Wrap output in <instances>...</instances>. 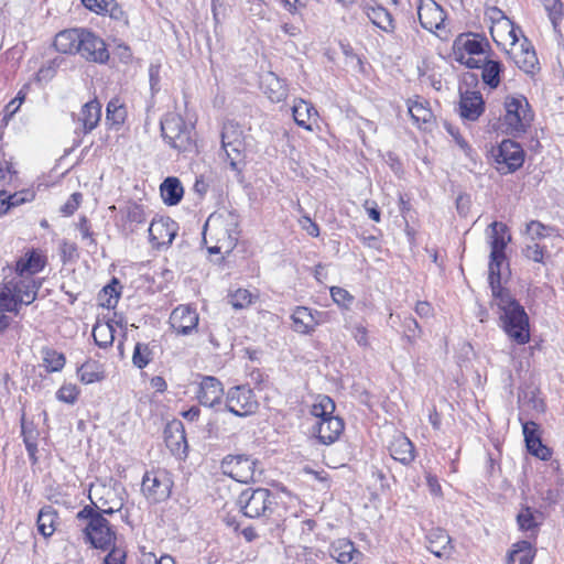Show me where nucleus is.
<instances>
[{"mask_svg":"<svg viewBox=\"0 0 564 564\" xmlns=\"http://www.w3.org/2000/svg\"><path fill=\"white\" fill-rule=\"evenodd\" d=\"M528 451L540 459L546 460L551 457L550 449L542 444L540 437L525 442Z\"/></svg>","mask_w":564,"mask_h":564,"instance_id":"53","label":"nucleus"},{"mask_svg":"<svg viewBox=\"0 0 564 564\" xmlns=\"http://www.w3.org/2000/svg\"><path fill=\"white\" fill-rule=\"evenodd\" d=\"M25 99V93L20 90L14 99H12L3 110V119L4 124H8V121L13 117V115L20 109L21 105Z\"/></svg>","mask_w":564,"mask_h":564,"instance_id":"55","label":"nucleus"},{"mask_svg":"<svg viewBox=\"0 0 564 564\" xmlns=\"http://www.w3.org/2000/svg\"><path fill=\"white\" fill-rule=\"evenodd\" d=\"M109 553L104 558V564H124L126 552L116 544L108 549Z\"/></svg>","mask_w":564,"mask_h":564,"instance_id":"59","label":"nucleus"},{"mask_svg":"<svg viewBox=\"0 0 564 564\" xmlns=\"http://www.w3.org/2000/svg\"><path fill=\"white\" fill-rule=\"evenodd\" d=\"M505 123L511 132H524L533 120V112L524 96H508L505 99Z\"/></svg>","mask_w":564,"mask_h":564,"instance_id":"7","label":"nucleus"},{"mask_svg":"<svg viewBox=\"0 0 564 564\" xmlns=\"http://www.w3.org/2000/svg\"><path fill=\"white\" fill-rule=\"evenodd\" d=\"M417 15L422 28L430 32H436L444 28L445 13L434 0H420Z\"/></svg>","mask_w":564,"mask_h":564,"instance_id":"17","label":"nucleus"},{"mask_svg":"<svg viewBox=\"0 0 564 564\" xmlns=\"http://www.w3.org/2000/svg\"><path fill=\"white\" fill-rule=\"evenodd\" d=\"M160 191L163 202L169 206L178 204L184 194V188L177 177L165 178Z\"/></svg>","mask_w":564,"mask_h":564,"instance_id":"36","label":"nucleus"},{"mask_svg":"<svg viewBox=\"0 0 564 564\" xmlns=\"http://www.w3.org/2000/svg\"><path fill=\"white\" fill-rule=\"evenodd\" d=\"M482 68L481 77L485 84L490 88H497L500 84L501 64L496 61H484L480 64Z\"/></svg>","mask_w":564,"mask_h":564,"instance_id":"45","label":"nucleus"},{"mask_svg":"<svg viewBox=\"0 0 564 564\" xmlns=\"http://www.w3.org/2000/svg\"><path fill=\"white\" fill-rule=\"evenodd\" d=\"M535 550L528 541H519L512 545L508 555V564H531Z\"/></svg>","mask_w":564,"mask_h":564,"instance_id":"37","label":"nucleus"},{"mask_svg":"<svg viewBox=\"0 0 564 564\" xmlns=\"http://www.w3.org/2000/svg\"><path fill=\"white\" fill-rule=\"evenodd\" d=\"M56 519V512L51 507L41 509L37 516L39 532L45 538L51 536L55 531Z\"/></svg>","mask_w":564,"mask_h":564,"instance_id":"44","label":"nucleus"},{"mask_svg":"<svg viewBox=\"0 0 564 564\" xmlns=\"http://www.w3.org/2000/svg\"><path fill=\"white\" fill-rule=\"evenodd\" d=\"M80 34V47H78L76 54L90 62L106 63L109 53L105 41L88 29H83Z\"/></svg>","mask_w":564,"mask_h":564,"instance_id":"16","label":"nucleus"},{"mask_svg":"<svg viewBox=\"0 0 564 564\" xmlns=\"http://www.w3.org/2000/svg\"><path fill=\"white\" fill-rule=\"evenodd\" d=\"M258 406V400L250 387L242 384L228 389L225 408L234 415L239 417L249 416L256 413Z\"/></svg>","mask_w":564,"mask_h":564,"instance_id":"8","label":"nucleus"},{"mask_svg":"<svg viewBox=\"0 0 564 564\" xmlns=\"http://www.w3.org/2000/svg\"><path fill=\"white\" fill-rule=\"evenodd\" d=\"M484 99L479 91H466L462 94L459 109L464 119L475 121L484 112Z\"/></svg>","mask_w":564,"mask_h":564,"instance_id":"24","label":"nucleus"},{"mask_svg":"<svg viewBox=\"0 0 564 564\" xmlns=\"http://www.w3.org/2000/svg\"><path fill=\"white\" fill-rule=\"evenodd\" d=\"M494 258L490 253L489 285L492 293V304L499 310L501 326L509 338L518 345H524L530 340L529 316L524 307L501 286V265L506 261V254Z\"/></svg>","mask_w":564,"mask_h":564,"instance_id":"1","label":"nucleus"},{"mask_svg":"<svg viewBox=\"0 0 564 564\" xmlns=\"http://www.w3.org/2000/svg\"><path fill=\"white\" fill-rule=\"evenodd\" d=\"M321 315L322 313L318 311L297 306L291 315L293 330L302 335L312 334L321 323L318 319Z\"/></svg>","mask_w":564,"mask_h":564,"instance_id":"21","label":"nucleus"},{"mask_svg":"<svg viewBox=\"0 0 564 564\" xmlns=\"http://www.w3.org/2000/svg\"><path fill=\"white\" fill-rule=\"evenodd\" d=\"M446 131L453 137L457 145L465 152L468 153L470 151V147L467 141L460 135L457 128H455L451 123H445Z\"/></svg>","mask_w":564,"mask_h":564,"instance_id":"62","label":"nucleus"},{"mask_svg":"<svg viewBox=\"0 0 564 564\" xmlns=\"http://www.w3.org/2000/svg\"><path fill=\"white\" fill-rule=\"evenodd\" d=\"M523 254L529 260L534 262H542L544 258V247L540 246L535 241H532V243H528L525 246Z\"/></svg>","mask_w":564,"mask_h":564,"instance_id":"58","label":"nucleus"},{"mask_svg":"<svg viewBox=\"0 0 564 564\" xmlns=\"http://www.w3.org/2000/svg\"><path fill=\"white\" fill-rule=\"evenodd\" d=\"M173 482L166 470L147 471L142 478L141 490L144 497L153 502L166 500L171 495Z\"/></svg>","mask_w":564,"mask_h":564,"instance_id":"9","label":"nucleus"},{"mask_svg":"<svg viewBox=\"0 0 564 564\" xmlns=\"http://www.w3.org/2000/svg\"><path fill=\"white\" fill-rule=\"evenodd\" d=\"M335 409V402L329 397L318 395L310 412L317 421H322V419L334 416Z\"/></svg>","mask_w":564,"mask_h":564,"instance_id":"43","label":"nucleus"},{"mask_svg":"<svg viewBox=\"0 0 564 564\" xmlns=\"http://www.w3.org/2000/svg\"><path fill=\"white\" fill-rule=\"evenodd\" d=\"M511 54L517 66L524 73L534 74L540 69L535 51L531 46L521 44L520 47H512Z\"/></svg>","mask_w":564,"mask_h":564,"instance_id":"29","label":"nucleus"},{"mask_svg":"<svg viewBox=\"0 0 564 564\" xmlns=\"http://www.w3.org/2000/svg\"><path fill=\"white\" fill-rule=\"evenodd\" d=\"M228 303L235 310H242L252 303V294L246 289H238L228 295Z\"/></svg>","mask_w":564,"mask_h":564,"instance_id":"49","label":"nucleus"},{"mask_svg":"<svg viewBox=\"0 0 564 564\" xmlns=\"http://www.w3.org/2000/svg\"><path fill=\"white\" fill-rule=\"evenodd\" d=\"M84 28L66 29L58 32L54 39V47L63 54H76L80 44V32Z\"/></svg>","mask_w":564,"mask_h":564,"instance_id":"26","label":"nucleus"},{"mask_svg":"<svg viewBox=\"0 0 564 564\" xmlns=\"http://www.w3.org/2000/svg\"><path fill=\"white\" fill-rule=\"evenodd\" d=\"M224 387L220 380L213 376L202 377L196 392L199 404L216 408L223 403Z\"/></svg>","mask_w":564,"mask_h":564,"instance_id":"19","label":"nucleus"},{"mask_svg":"<svg viewBox=\"0 0 564 564\" xmlns=\"http://www.w3.org/2000/svg\"><path fill=\"white\" fill-rule=\"evenodd\" d=\"M15 177V171L12 170V164L6 159H0V181L12 182Z\"/></svg>","mask_w":564,"mask_h":564,"instance_id":"63","label":"nucleus"},{"mask_svg":"<svg viewBox=\"0 0 564 564\" xmlns=\"http://www.w3.org/2000/svg\"><path fill=\"white\" fill-rule=\"evenodd\" d=\"M43 365L48 372L61 371L66 362L64 354L53 348L45 347L42 349Z\"/></svg>","mask_w":564,"mask_h":564,"instance_id":"46","label":"nucleus"},{"mask_svg":"<svg viewBox=\"0 0 564 564\" xmlns=\"http://www.w3.org/2000/svg\"><path fill=\"white\" fill-rule=\"evenodd\" d=\"M404 327V337L408 339L409 343L413 344L422 334V329L413 317L409 316L405 317L403 322Z\"/></svg>","mask_w":564,"mask_h":564,"instance_id":"54","label":"nucleus"},{"mask_svg":"<svg viewBox=\"0 0 564 564\" xmlns=\"http://www.w3.org/2000/svg\"><path fill=\"white\" fill-rule=\"evenodd\" d=\"M55 73H56L55 64L53 62H48L47 64L43 65L39 69L35 78L39 83H43V82L46 83L55 76Z\"/></svg>","mask_w":564,"mask_h":564,"instance_id":"60","label":"nucleus"},{"mask_svg":"<svg viewBox=\"0 0 564 564\" xmlns=\"http://www.w3.org/2000/svg\"><path fill=\"white\" fill-rule=\"evenodd\" d=\"M329 554L338 564H358L364 556L355 544L347 539L334 541Z\"/></svg>","mask_w":564,"mask_h":564,"instance_id":"22","label":"nucleus"},{"mask_svg":"<svg viewBox=\"0 0 564 564\" xmlns=\"http://www.w3.org/2000/svg\"><path fill=\"white\" fill-rule=\"evenodd\" d=\"M45 265L44 257L35 251H28L21 257L15 264V276L9 281H4L2 286H14V293L23 295L30 291L34 293V300L36 299L37 292L42 285L41 281L34 278V274L40 272Z\"/></svg>","mask_w":564,"mask_h":564,"instance_id":"3","label":"nucleus"},{"mask_svg":"<svg viewBox=\"0 0 564 564\" xmlns=\"http://www.w3.org/2000/svg\"><path fill=\"white\" fill-rule=\"evenodd\" d=\"M330 295L333 301L344 308H348L354 302V296L347 290L339 286L330 288Z\"/></svg>","mask_w":564,"mask_h":564,"instance_id":"52","label":"nucleus"},{"mask_svg":"<svg viewBox=\"0 0 564 564\" xmlns=\"http://www.w3.org/2000/svg\"><path fill=\"white\" fill-rule=\"evenodd\" d=\"M123 488L104 484L91 485L89 498L100 510L99 513L112 514L123 507Z\"/></svg>","mask_w":564,"mask_h":564,"instance_id":"11","label":"nucleus"},{"mask_svg":"<svg viewBox=\"0 0 564 564\" xmlns=\"http://www.w3.org/2000/svg\"><path fill=\"white\" fill-rule=\"evenodd\" d=\"M221 148L232 171L238 170V163L242 158L243 135L240 127L234 122H227L221 131Z\"/></svg>","mask_w":564,"mask_h":564,"instance_id":"12","label":"nucleus"},{"mask_svg":"<svg viewBox=\"0 0 564 564\" xmlns=\"http://www.w3.org/2000/svg\"><path fill=\"white\" fill-rule=\"evenodd\" d=\"M77 520L85 522L83 528L85 540L95 549L107 551L116 544L117 535L109 521L90 506L78 511Z\"/></svg>","mask_w":564,"mask_h":564,"instance_id":"4","label":"nucleus"},{"mask_svg":"<svg viewBox=\"0 0 564 564\" xmlns=\"http://www.w3.org/2000/svg\"><path fill=\"white\" fill-rule=\"evenodd\" d=\"M429 550L437 557L449 554L452 550L451 536L442 528L432 529L427 534Z\"/></svg>","mask_w":564,"mask_h":564,"instance_id":"33","label":"nucleus"},{"mask_svg":"<svg viewBox=\"0 0 564 564\" xmlns=\"http://www.w3.org/2000/svg\"><path fill=\"white\" fill-rule=\"evenodd\" d=\"M544 10L547 13L549 20L553 26L554 32L562 36L560 25L564 19V3L562 0H541Z\"/></svg>","mask_w":564,"mask_h":564,"instance_id":"42","label":"nucleus"},{"mask_svg":"<svg viewBox=\"0 0 564 564\" xmlns=\"http://www.w3.org/2000/svg\"><path fill=\"white\" fill-rule=\"evenodd\" d=\"M239 216L230 210L212 214L204 226V239L207 236L215 241L208 248L209 253H229L239 239Z\"/></svg>","mask_w":564,"mask_h":564,"instance_id":"2","label":"nucleus"},{"mask_svg":"<svg viewBox=\"0 0 564 564\" xmlns=\"http://www.w3.org/2000/svg\"><path fill=\"white\" fill-rule=\"evenodd\" d=\"M80 200V193L72 194L68 200L62 206L61 212L66 216L74 214V212L79 207Z\"/></svg>","mask_w":564,"mask_h":564,"instance_id":"61","label":"nucleus"},{"mask_svg":"<svg viewBox=\"0 0 564 564\" xmlns=\"http://www.w3.org/2000/svg\"><path fill=\"white\" fill-rule=\"evenodd\" d=\"M224 473L239 482L256 480L257 463L250 457L237 455L228 456L223 460Z\"/></svg>","mask_w":564,"mask_h":564,"instance_id":"15","label":"nucleus"},{"mask_svg":"<svg viewBox=\"0 0 564 564\" xmlns=\"http://www.w3.org/2000/svg\"><path fill=\"white\" fill-rule=\"evenodd\" d=\"M409 113L415 124L419 127L432 123L433 112L424 100H409Z\"/></svg>","mask_w":564,"mask_h":564,"instance_id":"39","label":"nucleus"},{"mask_svg":"<svg viewBox=\"0 0 564 564\" xmlns=\"http://www.w3.org/2000/svg\"><path fill=\"white\" fill-rule=\"evenodd\" d=\"M199 316L191 305H178L170 315V325L178 335H189L196 330Z\"/></svg>","mask_w":564,"mask_h":564,"instance_id":"18","label":"nucleus"},{"mask_svg":"<svg viewBox=\"0 0 564 564\" xmlns=\"http://www.w3.org/2000/svg\"><path fill=\"white\" fill-rule=\"evenodd\" d=\"M34 302V293L28 291L23 295L14 293V286H2L0 285V332L4 330L9 324L10 318L4 312L18 313L19 307L22 304L29 305Z\"/></svg>","mask_w":564,"mask_h":564,"instance_id":"14","label":"nucleus"},{"mask_svg":"<svg viewBox=\"0 0 564 564\" xmlns=\"http://www.w3.org/2000/svg\"><path fill=\"white\" fill-rule=\"evenodd\" d=\"M79 395V389L76 384L65 383L63 384L56 392V398L58 401L74 404Z\"/></svg>","mask_w":564,"mask_h":564,"instance_id":"50","label":"nucleus"},{"mask_svg":"<svg viewBox=\"0 0 564 564\" xmlns=\"http://www.w3.org/2000/svg\"><path fill=\"white\" fill-rule=\"evenodd\" d=\"M147 216L143 206L129 203L120 212V227L126 235L134 232L138 227L145 223Z\"/></svg>","mask_w":564,"mask_h":564,"instance_id":"23","label":"nucleus"},{"mask_svg":"<svg viewBox=\"0 0 564 564\" xmlns=\"http://www.w3.org/2000/svg\"><path fill=\"white\" fill-rule=\"evenodd\" d=\"M488 46L486 37L479 34H459L453 44L455 59L468 68H479L482 62L481 56Z\"/></svg>","mask_w":564,"mask_h":564,"instance_id":"6","label":"nucleus"},{"mask_svg":"<svg viewBox=\"0 0 564 564\" xmlns=\"http://www.w3.org/2000/svg\"><path fill=\"white\" fill-rule=\"evenodd\" d=\"M517 522L521 531L530 532V535H535L541 524V513L530 507H522L517 516Z\"/></svg>","mask_w":564,"mask_h":564,"instance_id":"38","label":"nucleus"},{"mask_svg":"<svg viewBox=\"0 0 564 564\" xmlns=\"http://www.w3.org/2000/svg\"><path fill=\"white\" fill-rule=\"evenodd\" d=\"M523 151L521 147L510 140H505L499 147L498 162L508 166L510 172L516 171L523 164Z\"/></svg>","mask_w":564,"mask_h":564,"instance_id":"28","label":"nucleus"},{"mask_svg":"<svg viewBox=\"0 0 564 564\" xmlns=\"http://www.w3.org/2000/svg\"><path fill=\"white\" fill-rule=\"evenodd\" d=\"M116 325L108 321H98L93 327L95 344L100 348H109L115 341Z\"/></svg>","mask_w":564,"mask_h":564,"instance_id":"35","label":"nucleus"},{"mask_svg":"<svg viewBox=\"0 0 564 564\" xmlns=\"http://www.w3.org/2000/svg\"><path fill=\"white\" fill-rule=\"evenodd\" d=\"M490 232V248L494 258L500 257L499 254H506L505 249L510 241L511 237L507 235L508 227L503 223L494 221L489 225Z\"/></svg>","mask_w":564,"mask_h":564,"instance_id":"34","label":"nucleus"},{"mask_svg":"<svg viewBox=\"0 0 564 564\" xmlns=\"http://www.w3.org/2000/svg\"><path fill=\"white\" fill-rule=\"evenodd\" d=\"M389 451L391 457L403 465L411 464L415 458L414 445L404 435L395 436L389 446Z\"/></svg>","mask_w":564,"mask_h":564,"instance_id":"30","label":"nucleus"},{"mask_svg":"<svg viewBox=\"0 0 564 564\" xmlns=\"http://www.w3.org/2000/svg\"><path fill=\"white\" fill-rule=\"evenodd\" d=\"M152 360V351L147 344L137 343L133 350L132 362L139 369L144 368Z\"/></svg>","mask_w":564,"mask_h":564,"instance_id":"48","label":"nucleus"},{"mask_svg":"<svg viewBox=\"0 0 564 564\" xmlns=\"http://www.w3.org/2000/svg\"><path fill=\"white\" fill-rule=\"evenodd\" d=\"M366 14L369 20L384 32H393L394 24L391 13L383 7H368Z\"/></svg>","mask_w":564,"mask_h":564,"instance_id":"40","label":"nucleus"},{"mask_svg":"<svg viewBox=\"0 0 564 564\" xmlns=\"http://www.w3.org/2000/svg\"><path fill=\"white\" fill-rule=\"evenodd\" d=\"M83 6L97 14H108L111 19L127 23V15L116 0H82Z\"/></svg>","mask_w":564,"mask_h":564,"instance_id":"27","label":"nucleus"},{"mask_svg":"<svg viewBox=\"0 0 564 564\" xmlns=\"http://www.w3.org/2000/svg\"><path fill=\"white\" fill-rule=\"evenodd\" d=\"M263 93L272 102H280L288 96V86L283 79L274 73H268L262 77Z\"/></svg>","mask_w":564,"mask_h":564,"instance_id":"31","label":"nucleus"},{"mask_svg":"<svg viewBox=\"0 0 564 564\" xmlns=\"http://www.w3.org/2000/svg\"><path fill=\"white\" fill-rule=\"evenodd\" d=\"M351 334L359 346L367 347L369 345L368 330L364 325L358 324L354 326Z\"/></svg>","mask_w":564,"mask_h":564,"instance_id":"64","label":"nucleus"},{"mask_svg":"<svg viewBox=\"0 0 564 564\" xmlns=\"http://www.w3.org/2000/svg\"><path fill=\"white\" fill-rule=\"evenodd\" d=\"M101 118V106L97 100L86 102L77 116L79 129L84 134L93 131Z\"/></svg>","mask_w":564,"mask_h":564,"instance_id":"25","label":"nucleus"},{"mask_svg":"<svg viewBox=\"0 0 564 564\" xmlns=\"http://www.w3.org/2000/svg\"><path fill=\"white\" fill-rule=\"evenodd\" d=\"M178 231V225L170 217L154 218L149 226V241L156 250L169 248Z\"/></svg>","mask_w":564,"mask_h":564,"instance_id":"13","label":"nucleus"},{"mask_svg":"<svg viewBox=\"0 0 564 564\" xmlns=\"http://www.w3.org/2000/svg\"><path fill=\"white\" fill-rule=\"evenodd\" d=\"M292 115L295 123L307 131H313L311 120L315 119L318 113L314 106L304 99H295L292 106Z\"/></svg>","mask_w":564,"mask_h":564,"instance_id":"32","label":"nucleus"},{"mask_svg":"<svg viewBox=\"0 0 564 564\" xmlns=\"http://www.w3.org/2000/svg\"><path fill=\"white\" fill-rule=\"evenodd\" d=\"M549 229H550L549 227H546L545 225H543L542 223H540L538 220H531L527 225V232L530 236L532 241H535L538 239H542V238L546 237V235H547L546 231Z\"/></svg>","mask_w":564,"mask_h":564,"instance_id":"57","label":"nucleus"},{"mask_svg":"<svg viewBox=\"0 0 564 564\" xmlns=\"http://www.w3.org/2000/svg\"><path fill=\"white\" fill-rule=\"evenodd\" d=\"M126 118H127V108H126L124 104L118 98L111 99L107 105V110H106L107 121H110L111 124H115V126H121V124H123Z\"/></svg>","mask_w":564,"mask_h":564,"instance_id":"47","label":"nucleus"},{"mask_svg":"<svg viewBox=\"0 0 564 564\" xmlns=\"http://www.w3.org/2000/svg\"><path fill=\"white\" fill-rule=\"evenodd\" d=\"M497 13L502 14L501 11L495 10ZM498 25L503 29L508 30V35L511 40L512 47H518L517 43L519 41V33H521V30L519 28H516L513 23L505 15H501V20L498 22Z\"/></svg>","mask_w":564,"mask_h":564,"instance_id":"56","label":"nucleus"},{"mask_svg":"<svg viewBox=\"0 0 564 564\" xmlns=\"http://www.w3.org/2000/svg\"><path fill=\"white\" fill-rule=\"evenodd\" d=\"M238 506L249 518H259L271 511L272 495L269 489H246L238 498Z\"/></svg>","mask_w":564,"mask_h":564,"instance_id":"10","label":"nucleus"},{"mask_svg":"<svg viewBox=\"0 0 564 564\" xmlns=\"http://www.w3.org/2000/svg\"><path fill=\"white\" fill-rule=\"evenodd\" d=\"M344 429L345 424L343 419L334 415L332 417L322 419V421H316L313 430L319 443L330 445L340 437Z\"/></svg>","mask_w":564,"mask_h":564,"instance_id":"20","label":"nucleus"},{"mask_svg":"<svg viewBox=\"0 0 564 564\" xmlns=\"http://www.w3.org/2000/svg\"><path fill=\"white\" fill-rule=\"evenodd\" d=\"M161 131L164 140L178 152L195 151L193 127L187 124L178 113H166L161 120Z\"/></svg>","mask_w":564,"mask_h":564,"instance_id":"5","label":"nucleus"},{"mask_svg":"<svg viewBox=\"0 0 564 564\" xmlns=\"http://www.w3.org/2000/svg\"><path fill=\"white\" fill-rule=\"evenodd\" d=\"M79 380L89 384L105 379V370L102 365L95 360L84 362L77 370Z\"/></svg>","mask_w":564,"mask_h":564,"instance_id":"41","label":"nucleus"},{"mask_svg":"<svg viewBox=\"0 0 564 564\" xmlns=\"http://www.w3.org/2000/svg\"><path fill=\"white\" fill-rule=\"evenodd\" d=\"M35 192L33 189H23L13 194H8V206L9 210L13 207H18L22 204L34 200Z\"/></svg>","mask_w":564,"mask_h":564,"instance_id":"51","label":"nucleus"}]
</instances>
